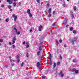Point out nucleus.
Wrapping results in <instances>:
<instances>
[{
	"mask_svg": "<svg viewBox=\"0 0 79 79\" xmlns=\"http://www.w3.org/2000/svg\"><path fill=\"white\" fill-rule=\"evenodd\" d=\"M74 41H76L77 40V38L76 37L74 38L73 40H72L71 43H72V45H74Z\"/></svg>",
	"mask_w": 79,
	"mask_h": 79,
	"instance_id": "1",
	"label": "nucleus"
},
{
	"mask_svg": "<svg viewBox=\"0 0 79 79\" xmlns=\"http://www.w3.org/2000/svg\"><path fill=\"white\" fill-rule=\"evenodd\" d=\"M12 16H13V17L15 18H14L15 21V22L16 21V19H17V16H16L15 14H13L12 15Z\"/></svg>",
	"mask_w": 79,
	"mask_h": 79,
	"instance_id": "2",
	"label": "nucleus"
},
{
	"mask_svg": "<svg viewBox=\"0 0 79 79\" xmlns=\"http://www.w3.org/2000/svg\"><path fill=\"white\" fill-rule=\"evenodd\" d=\"M15 41H16V37H14L12 40V44H14L15 43Z\"/></svg>",
	"mask_w": 79,
	"mask_h": 79,
	"instance_id": "3",
	"label": "nucleus"
},
{
	"mask_svg": "<svg viewBox=\"0 0 79 79\" xmlns=\"http://www.w3.org/2000/svg\"><path fill=\"white\" fill-rule=\"evenodd\" d=\"M43 28V27L42 25H40L39 27V31H41L42 29Z\"/></svg>",
	"mask_w": 79,
	"mask_h": 79,
	"instance_id": "4",
	"label": "nucleus"
},
{
	"mask_svg": "<svg viewBox=\"0 0 79 79\" xmlns=\"http://www.w3.org/2000/svg\"><path fill=\"white\" fill-rule=\"evenodd\" d=\"M60 74L61 75L62 77H63L64 76V73L62 74V71H60Z\"/></svg>",
	"mask_w": 79,
	"mask_h": 79,
	"instance_id": "5",
	"label": "nucleus"
},
{
	"mask_svg": "<svg viewBox=\"0 0 79 79\" xmlns=\"http://www.w3.org/2000/svg\"><path fill=\"white\" fill-rule=\"evenodd\" d=\"M70 13L71 14V17L72 18H74V15H73V11H71Z\"/></svg>",
	"mask_w": 79,
	"mask_h": 79,
	"instance_id": "6",
	"label": "nucleus"
},
{
	"mask_svg": "<svg viewBox=\"0 0 79 79\" xmlns=\"http://www.w3.org/2000/svg\"><path fill=\"white\" fill-rule=\"evenodd\" d=\"M42 48H43V47L42 46H41L39 48V50H42Z\"/></svg>",
	"mask_w": 79,
	"mask_h": 79,
	"instance_id": "7",
	"label": "nucleus"
},
{
	"mask_svg": "<svg viewBox=\"0 0 79 79\" xmlns=\"http://www.w3.org/2000/svg\"><path fill=\"white\" fill-rule=\"evenodd\" d=\"M63 5L64 6V7H65V6H66V3L64 1H63Z\"/></svg>",
	"mask_w": 79,
	"mask_h": 79,
	"instance_id": "8",
	"label": "nucleus"
},
{
	"mask_svg": "<svg viewBox=\"0 0 79 79\" xmlns=\"http://www.w3.org/2000/svg\"><path fill=\"white\" fill-rule=\"evenodd\" d=\"M76 69L75 68L71 70L72 72H74L76 71Z\"/></svg>",
	"mask_w": 79,
	"mask_h": 79,
	"instance_id": "9",
	"label": "nucleus"
},
{
	"mask_svg": "<svg viewBox=\"0 0 79 79\" xmlns=\"http://www.w3.org/2000/svg\"><path fill=\"white\" fill-rule=\"evenodd\" d=\"M16 33V34H17V35H19L20 34L21 32L20 31H17L15 32Z\"/></svg>",
	"mask_w": 79,
	"mask_h": 79,
	"instance_id": "10",
	"label": "nucleus"
},
{
	"mask_svg": "<svg viewBox=\"0 0 79 79\" xmlns=\"http://www.w3.org/2000/svg\"><path fill=\"white\" fill-rule=\"evenodd\" d=\"M40 51H38L37 52V55L38 56H39V55H40Z\"/></svg>",
	"mask_w": 79,
	"mask_h": 79,
	"instance_id": "11",
	"label": "nucleus"
},
{
	"mask_svg": "<svg viewBox=\"0 0 79 79\" xmlns=\"http://www.w3.org/2000/svg\"><path fill=\"white\" fill-rule=\"evenodd\" d=\"M48 12L49 13V14H50V13H51V12H52V9H51V8H50L49 10H48Z\"/></svg>",
	"mask_w": 79,
	"mask_h": 79,
	"instance_id": "12",
	"label": "nucleus"
},
{
	"mask_svg": "<svg viewBox=\"0 0 79 79\" xmlns=\"http://www.w3.org/2000/svg\"><path fill=\"white\" fill-rule=\"evenodd\" d=\"M27 13L28 14H30V10L28 9L27 10Z\"/></svg>",
	"mask_w": 79,
	"mask_h": 79,
	"instance_id": "13",
	"label": "nucleus"
},
{
	"mask_svg": "<svg viewBox=\"0 0 79 79\" xmlns=\"http://www.w3.org/2000/svg\"><path fill=\"white\" fill-rule=\"evenodd\" d=\"M37 67H39V66H40V63L39 62H38L37 64Z\"/></svg>",
	"mask_w": 79,
	"mask_h": 79,
	"instance_id": "14",
	"label": "nucleus"
},
{
	"mask_svg": "<svg viewBox=\"0 0 79 79\" xmlns=\"http://www.w3.org/2000/svg\"><path fill=\"white\" fill-rule=\"evenodd\" d=\"M49 64H50V65H52V61L51 60H50L49 61Z\"/></svg>",
	"mask_w": 79,
	"mask_h": 79,
	"instance_id": "15",
	"label": "nucleus"
},
{
	"mask_svg": "<svg viewBox=\"0 0 79 79\" xmlns=\"http://www.w3.org/2000/svg\"><path fill=\"white\" fill-rule=\"evenodd\" d=\"M73 30V27H71L70 28V31H72Z\"/></svg>",
	"mask_w": 79,
	"mask_h": 79,
	"instance_id": "16",
	"label": "nucleus"
},
{
	"mask_svg": "<svg viewBox=\"0 0 79 79\" xmlns=\"http://www.w3.org/2000/svg\"><path fill=\"white\" fill-rule=\"evenodd\" d=\"M29 16H30V18H32V14H31V13H30L29 14Z\"/></svg>",
	"mask_w": 79,
	"mask_h": 79,
	"instance_id": "17",
	"label": "nucleus"
},
{
	"mask_svg": "<svg viewBox=\"0 0 79 79\" xmlns=\"http://www.w3.org/2000/svg\"><path fill=\"white\" fill-rule=\"evenodd\" d=\"M79 72V71L77 70H76L75 71V73H76V74H77Z\"/></svg>",
	"mask_w": 79,
	"mask_h": 79,
	"instance_id": "18",
	"label": "nucleus"
},
{
	"mask_svg": "<svg viewBox=\"0 0 79 79\" xmlns=\"http://www.w3.org/2000/svg\"><path fill=\"white\" fill-rule=\"evenodd\" d=\"M46 77L45 76H42V78L43 79H45Z\"/></svg>",
	"mask_w": 79,
	"mask_h": 79,
	"instance_id": "19",
	"label": "nucleus"
},
{
	"mask_svg": "<svg viewBox=\"0 0 79 79\" xmlns=\"http://www.w3.org/2000/svg\"><path fill=\"white\" fill-rule=\"evenodd\" d=\"M13 5L14 7H15V6H16V2H14L13 4Z\"/></svg>",
	"mask_w": 79,
	"mask_h": 79,
	"instance_id": "20",
	"label": "nucleus"
},
{
	"mask_svg": "<svg viewBox=\"0 0 79 79\" xmlns=\"http://www.w3.org/2000/svg\"><path fill=\"white\" fill-rule=\"evenodd\" d=\"M73 9L74 10H76V9H77V8H76V6H74Z\"/></svg>",
	"mask_w": 79,
	"mask_h": 79,
	"instance_id": "21",
	"label": "nucleus"
},
{
	"mask_svg": "<svg viewBox=\"0 0 79 79\" xmlns=\"http://www.w3.org/2000/svg\"><path fill=\"white\" fill-rule=\"evenodd\" d=\"M60 60H62V56L61 55L60 56Z\"/></svg>",
	"mask_w": 79,
	"mask_h": 79,
	"instance_id": "22",
	"label": "nucleus"
},
{
	"mask_svg": "<svg viewBox=\"0 0 79 79\" xmlns=\"http://www.w3.org/2000/svg\"><path fill=\"white\" fill-rule=\"evenodd\" d=\"M23 66H24V62H22L21 64V67H23Z\"/></svg>",
	"mask_w": 79,
	"mask_h": 79,
	"instance_id": "23",
	"label": "nucleus"
},
{
	"mask_svg": "<svg viewBox=\"0 0 79 79\" xmlns=\"http://www.w3.org/2000/svg\"><path fill=\"white\" fill-rule=\"evenodd\" d=\"M8 8L9 9H11V6L10 5H9L8 6Z\"/></svg>",
	"mask_w": 79,
	"mask_h": 79,
	"instance_id": "24",
	"label": "nucleus"
},
{
	"mask_svg": "<svg viewBox=\"0 0 79 79\" xmlns=\"http://www.w3.org/2000/svg\"><path fill=\"white\" fill-rule=\"evenodd\" d=\"M10 61L11 63L12 62V61H13V62H14V60H13V59H11L10 60Z\"/></svg>",
	"mask_w": 79,
	"mask_h": 79,
	"instance_id": "25",
	"label": "nucleus"
},
{
	"mask_svg": "<svg viewBox=\"0 0 79 79\" xmlns=\"http://www.w3.org/2000/svg\"><path fill=\"white\" fill-rule=\"evenodd\" d=\"M59 64H60V62H57V66H59Z\"/></svg>",
	"mask_w": 79,
	"mask_h": 79,
	"instance_id": "26",
	"label": "nucleus"
},
{
	"mask_svg": "<svg viewBox=\"0 0 79 79\" xmlns=\"http://www.w3.org/2000/svg\"><path fill=\"white\" fill-rule=\"evenodd\" d=\"M49 60H51V58H52V55H49Z\"/></svg>",
	"mask_w": 79,
	"mask_h": 79,
	"instance_id": "27",
	"label": "nucleus"
},
{
	"mask_svg": "<svg viewBox=\"0 0 79 79\" xmlns=\"http://www.w3.org/2000/svg\"><path fill=\"white\" fill-rule=\"evenodd\" d=\"M6 22H8L9 21V19L7 18L6 19Z\"/></svg>",
	"mask_w": 79,
	"mask_h": 79,
	"instance_id": "28",
	"label": "nucleus"
},
{
	"mask_svg": "<svg viewBox=\"0 0 79 79\" xmlns=\"http://www.w3.org/2000/svg\"><path fill=\"white\" fill-rule=\"evenodd\" d=\"M73 34H76V30H73Z\"/></svg>",
	"mask_w": 79,
	"mask_h": 79,
	"instance_id": "29",
	"label": "nucleus"
},
{
	"mask_svg": "<svg viewBox=\"0 0 79 79\" xmlns=\"http://www.w3.org/2000/svg\"><path fill=\"white\" fill-rule=\"evenodd\" d=\"M54 68H55L56 67V63L55 62L54 64Z\"/></svg>",
	"mask_w": 79,
	"mask_h": 79,
	"instance_id": "30",
	"label": "nucleus"
},
{
	"mask_svg": "<svg viewBox=\"0 0 79 79\" xmlns=\"http://www.w3.org/2000/svg\"><path fill=\"white\" fill-rule=\"evenodd\" d=\"M56 45L57 46L58 45V44H59V43H58V41L56 40Z\"/></svg>",
	"mask_w": 79,
	"mask_h": 79,
	"instance_id": "31",
	"label": "nucleus"
},
{
	"mask_svg": "<svg viewBox=\"0 0 79 79\" xmlns=\"http://www.w3.org/2000/svg\"><path fill=\"white\" fill-rule=\"evenodd\" d=\"M29 45L27 44V46H26V47H27V48H29Z\"/></svg>",
	"mask_w": 79,
	"mask_h": 79,
	"instance_id": "32",
	"label": "nucleus"
},
{
	"mask_svg": "<svg viewBox=\"0 0 79 79\" xmlns=\"http://www.w3.org/2000/svg\"><path fill=\"white\" fill-rule=\"evenodd\" d=\"M51 16H52V14H49L48 15V17H51Z\"/></svg>",
	"mask_w": 79,
	"mask_h": 79,
	"instance_id": "33",
	"label": "nucleus"
},
{
	"mask_svg": "<svg viewBox=\"0 0 79 79\" xmlns=\"http://www.w3.org/2000/svg\"><path fill=\"white\" fill-rule=\"evenodd\" d=\"M59 42H60V43H61L62 42V40H61V39H60Z\"/></svg>",
	"mask_w": 79,
	"mask_h": 79,
	"instance_id": "34",
	"label": "nucleus"
},
{
	"mask_svg": "<svg viewBox=\"0 0 79 79\" xmlns=\"http://www.w3.org/2000/svg\"><path fill=\"white\" fill-rule=\"evenodd\" d=\"M27 57V58H28L29 57V54L28 53H27V55H26Z\"/></svg>",
	"mask_w": 79,
	"mask_h": 79,
	"instance_id": "35",
	"label": "nucleus"
},
{
	"mask_svg": "<svg viewBox=\"0 0 79 79\" xmlns=\"http://www.w3.org/2000/svg\"><path fill=\"white\" fill-rule=\"evenodd\" d=\"M12 3H13V2L12 1H10V2H9L10 5V4H11Z\"/></svg>",
	"mask_w": 79,
	"mask_h": 79,
	"instance_id": "36",
	"label": "nucleus"
},
{
	"mask_svg": "<svg viewBox=\"0 0 79 79\" xmlns=\"http://www.w3.org/2000/svg\"><path fill=\"white\" fill-rule=\"evenodd\" d=\"M19 61H20V59H18V60H17V62L19 63Z\"/></svg>",
	"mask_w": 79,
	"mask_h": 79,
	"instance_id": "37",
	"label": "nucleus"
},
{
	"mask_svg": "<svg viewBox=\"0 0 79 79\" xmlns=\"http://www.w3.org/2000/svg\"><path fill=\"white\" fill-rule=\"evenodd\" d=\"M0 42H3V39H1L0 40Z\"/></svg>",
	"mask_w": 79,
	"mask_h": 79,
	"instance_id": "38",
	"label": "nucleus"
},
{
	"mask_svg": "<svg viewBox=\"0 0 79 79\" xmlns=\"http://www.w3.org/2000/svg\"><path fill=\"white\" fill-rule=\"evenodd\" d=\"M48 70L46 71L45 72V74H47L48 73Z\"/></svg>",
	"mask_w": 79,
	"mask_h": 79,
	"instance_id": "39",
	"label": "nucleus"
},
{
	"mask_svg": "<svg viewBox=\"0 0 79 79\" xmlns=\"http://www.w3.org/2000/svg\"><path fill=\"white\" fill-rule=\"evenodd\" d=\"M73 62L74 63H76V61H75V60H73Z\"/></svg>",
	"mask_w": 79,
	"mask_h": 79,
	"instance_id": "40",
	"label": "nucleus"
},
{
	"mask_svg": "<svg viewBox=\"0 0 79 79\" xmlns=\"http://www.w3.org/2000/svg\"><path fill=\"white\" fill-rule=\"evenodd\" d=\"M10 2V0H7V2L9 3Z\"/></svg>",
	"mask_w": 79,
	"mask_h": 79,
	"instance_id": "41",
	"label": "nucleus"
},
{
	"mask_svg": "<svg viewBox=\"0 0 79 79\" xmlns=\"http://www.w3.org/2000/svg\"><path fill=\"white\" fill-rule=\"evenodd\" d=\"M14 29H15V32H17V29H16L15 27L14 28Z\"/></svg>",
	"mask_w": 79,
	"mask_h": 79,
	"instance_id": "42",
	"label": "nucleus"
},
{
	"mask_svg": "<svg viewBox=\"0 0 79 79\" xmlns=\"http://www.w3.org/2000/svg\"><path fill=\"white\" fill-rule=\"evenodd\" d=\"M1 7H2V8H3L4 7V5L3 4H2V5Z\"/></svg>",
	"mask_w": 79,
	"mask_h": 79,
	"instance_id": "43",
	"label": "nucleus"
},
{
	"mask_svg": "<svg viewBox=\"0 0 79 79\" xmlns=\"http://www.w3.org/2000/svg\"><path fill=\"white\" fill-rule=\"evenodd\" d=\"M16 58H17L18 59H19V56L18 55H17L16 56Z\"/></svg>",
	"mask_w": 79,
	"mask_h": 79,
	"instance_id": "44",
	"label": "nucleus"
},
{
	"mask_svg": "<svg viewBox=\"0 0 79 79\" xmlns=\"http://www.w3.org/2000/svg\"><path fill=\"white\" fill-rule=\"evenodd\" d=\"M7 66H8V65H6L4 66V67H5V68H7Z\"/></svg>",
	"mask_w": 79,
	"mask_h": 79,
	"instance_id": "45",
	"label": "nucleus"
},
{
	"mask_svg": "<svg viewBox=\"0 0 79 79\" xmlns=\"http://www.w3.org/2000/svg\"><path fill=\"white\" fill-rule=\"evenodd\" d=\"M53 15H55V11H53Z\"/></svg>",
	"mask_w": 79,
	"mask_h": 79,
	"instance_id": "46",
	"label": "nucleus"
},
{
	"mask_svg": "<svg viewBox=\"0 0 79 79\" xmlns=\"http://www.w3.org/2000/svg\"><path fill=\"white\" fill-rule=\"evenodd\" d=\"M23 45H24V44H26V42L25 41H24L23 42Z\"/></svg>",
	"mask_w": 79,
	"mask_h": 79,
	"instance_id": "47",
	"label": "nucleus"
},
{
	"mask_svg": "<svg viewBox=\"0 0 79 79\" xmlns=\"http://www.w3.org/2000/svg\"><path fill=\"white\" fill-rule=\"evenodd\" d=\"M26 44H27V45H29V42H26Z\"/></svg>",
	"mask_w": 79,
	"mask_h": 79,
	"instance_id": "48",
	"label": "nucleus"
},
{
	"mask_svg": "<svg viewBox=\"0 0 79 79\" xmlns=\"http://www.w3.org/2000/svg\"><path fill=\"white\" fill-rule=\"evenodd\" d=\"M55 24H56V23H54L52 24V26H55Z\"/></svg>",
	"mask_w": 79,
	"mask_h": 79,
	"instance_id": "49",
	"label": "nucleus"
},
{
	"mask_svg": "<svg viewBox=\"0 0 79 79\" xmlns=\"http://www.w3.org/2000/svg\"><path fill=\"white\" fill-rule=\"evenodd\" d=\"M12 47H13V48H15V45H13L12 46Z\"/></svg>",
	"mask_w": 79,
	"mask_h": 79,
	"instance_id": "50",
	"label": "nucleus"
},
{
	"mask_svg": "<svg viewBox=\"0 0 79 79\" xmlns=\"http://www.w3.org/2000/svg\"><path fill=\"white\" fill-rule=\"evenodd\" d=\"M21 2H19V5H21Z\"/></svg>",
	"mask_w": 79,
	"mask_h": 79,
	"instance_id": "51",
	"label": "nucleus"
},
{
	"mask_svg": "<svg viewBox=\"0 0 79 79\" xmlns=\"http://www.w3.org/2000/svg\"><path fill=\"white\" fill-rule=\"evenodd\" d=\"M36 1H37L38 3H39V2H40V0H36Z\"/></svg>",
	"mask_w": 79,
	"mask_h": 79,
	"instance_id": "52",
	"label": "nucleus"
},
{
	"mask_svg": "<svg viewBox=\"0 0 79 79\" xmlns=\"http://www.w3.org/2000/svg\"><path fill=\"white\" fill-rule=\"evenodd\" d=\"M32 28H31V29H30V32H32Z\"/></svg>",
	"mask_w": 79,
	"mask_h": 79,
	"instance_id": "53",
	"label": "nucleus"
},
{
	"mask_svg": "<svg viewBox=\"0 0 79 79\" xmlns=\"http://www.w3.org/2000/svg\"><path fill=\"white\" fill-rule=\"evenodd\" d=\"M9 45H11V42H10L9 43Z\"/></svg>",
	"mask_w": 79,
	"mask_h": 79,
	"instance_id": "54",
	"label": "nucleus"
},
{
	"mask_svg": "<svg viewBox=\"0 0 79 79\" xmlns=\"http://www.w3.org/2000/svg\"><path fill=\"white\" fill-rule=\"evenodd\" d=\"M68 27H69V25H67L66 26V27L68 28Z\"/></svg>",
	"mask_w": 79,
	"mask_h": 79,
	"instance_id": "55",
	"label": "nucleus"
},
{
	"mask_svg": "<svg viewBox=\"0 0 79 79\" xmlns=\"http://www.w3.org/2000/svg\"><path fill=\"white\" fill-rule=\"evenodd\" d=\"M11 65L12 66H14V64H11Z\"/></svg>",
	"mask_w": 79,
	"mask_h": 79,
	"instance_id": "56",
	"label": "nucleus"
},
{
	"mask_svg": "<svg viewBox=\"0 0 79 79\" xmlns=\"http://www.w3.org/2000/svg\"><path fill=\"white\" fill-rule=\"evenodd\" d=\"M47 6H50V5H49V4H48Z\"/></svg>",
	"mask_w": 79,
	"mask_h": 79,
	"instance_id": "57",
	"label": "nucleus"
},
{
	"mask_svg": "<svg viewBox=\"0 0 79 79\" xmlns=\"http://www.w3.org/2000/svg\"><path fill=\"white\" fill-rule=\"evenodd\" d=\"M10 11H13V10H12V9H10Z\"/></svg>",
	"mask_w": 79,
	"mask_h": 79,
	"instance_id": "58",
	"label": "nucleus"
},
{
	"mask_svg": "<svg viewBox=\"0 0 79 79\" xmlns=\"http://www.w3.org/2000/svg\"><path fill=\"white\" fill-rule=\"evenodd\" d=\"M66 44H64V47H66Z\"/></svg>",
	"mask_w": 79,
	"mask_h": 79,
	"instance_id": "59",
	"label": "nucleus"
},
{
	"mask_svg": "<svg viewBox=\"0 0 79 79\" xmlns=\"http://www.w3.org/2000/svg\"><path fill=\"white\" fill-rule=\"evenodd\" d=\"M67 79H69V76H67Z\"/></svg>",
	"mask_w": 79,
	"mask_h": 79,
	"instance_id": "60",
	"label": "nucleus"
},
{
	"mask_svg": "<svg viewBox=\"0 0 79 79\" xmlns=\"http://www.w3.org/2000/svg\"><path fill=\"white\" fill-rule=\"evenodd\" d=\"M9 58L10 59H11V56H9Z\"/></svg>",
	"mask_w": 79,
	"mask_h": 79,
	"instance_id": "61",
	"label": "nucleus"
},
{
	"mask_svg": "<svg viewBox=\"0 0 79 79\" xmlns=\"http://www.w3.org/2000/svg\"><path fill=\"white\" fill-rule=\"evenodd\" d=\"M42 42H41V43H40V44L41 45H42Z\"/></svg>",
	"mask_w": 79,
	"mask_h": 79,
	"instance_id": "62",
	"label": "nucleus"
},
{
	"mask_svg": "<svg viewBox=\"0 0 79 79\" xmlns=\"http://www.w3.org/2000/svg\"><path fill=\"white\" fill-rule=\"evenodd\" d=\"M57 73H58V72H57V71H56V74H57Z\"/></svg>",
	"mask_w": 79,
	"mask_h": 79,
	"instance_id": "63",
	"label": "nucleus"
},
{
	"mask_svg": "<svg viewBox=\"0 0 79 79\" xmlns=\"http://www.w3.org/2000/svg\"><path fill=\"white\" fill-rule=\"evenodd\" d=\"M35 44H37V42H35Z\"/></svg>",
	"mask_w": 79,
	"mask_h": 79,
	"instance_id": "64",
	"label": "nucleus"
}]
</instances>
